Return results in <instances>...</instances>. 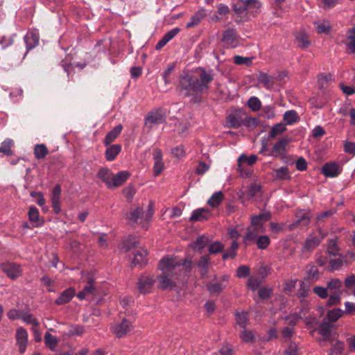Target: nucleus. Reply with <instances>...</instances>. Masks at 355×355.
I'll return each instance as SVG.
<instances>
[{"mask_svg":"<svg viewBox=\"0 0 355 355\" xmlns=\"http://www.w3.org/2000/svg\"><path fill=\"white\" fill-rule=\"evenodd\" d=\"M261 186L259 184L252 183L248 187L246 191L243 193L247 200H251L255 198L261 192Z\"/></svg>","mask_w":355,"mask_h":355,"instance_id":"nucleus-27","label":"nucleus"},{"mask_svg":"<svg viewBox=\"0 0 355 355\" xmlns=\"http://www.w3.org/2000/svg\"><path fill=\"white\" fill-rule=\"evenodd\" d=\"M283 119L286 124L293 125L300 119V117L295 110H288L284 113Z\"/></svg>","mask_w":355,"mask_h":355,"instance_id":"nucleus-40","label":"nucleus"},{"mask_svg":"<svg viewBox=\"0 0 355 355\" xmlns=\"http://www.w3.org/2000/svg\"><path fill=\"white\" fill-rule=\"evenodd\" d=\"M132 329V322L127 319H123L121 322L115 323L112 327V332L117 338L125 336Z\"/></svg>","mask_w":355,"mask_h":355,"instance_id":"nucleus-7","label":"nucleus"},{"mask_svg":"<svg viewBox=\"0 0 355 355\" xmlns=\"http://www.w3.org/2000/svg\"><path fill=\"white\" fill-rule=\"evenodd\" d=\"M14 146V141L11 139H5L0 146V153H2L4 155L10 156L13 154L12 147Z\"/></svg>","mask_w":355,"mask_h":355,"instance_id":"nucleus-34","label":"nucleus"},{"mask_svg":"<svg viewBox=\"0 0 355 355\" xmlns=\"http://www.w3.org/2000/svg\"><path fill=\"white\" fill-rule=\"evenodd\" d=\"M75 295V289L69 288L62 291L58 297L55 300V304L62 305L69 302Z\"/></svg>","mask_w":355,"mask_h":355,"instance_id":"nucleus-16","label":"nucleus"},{"mask_svg":"<svg viewBox=\"0 0 355 355\" xmlns=\"http://www.w3.org/2000/svg\"><path fill=\"white\" fill-rule=\"evenodd\" d=\"M214 76L213 70H206L202 67L197 68L193 73L181 74L177 86L180 96L189 98L193 103H201L202 95L208 92Z\"/></svg>","mask_w":355,"mask_h":355,"instance_id":"nucleus-1","label":"nucleus"},{"mask_svg":"<svg viewBox=\"0 0 355 355\" xmlns=\"http://www.w3.org/2000/svg\"><path fill=\"white\" fill-rule=\"evenodd\" d=\"M272 176L277 180H289L291 176L287 166H282L273 170Z\"/></svg>","mask_w":355,"mask_h":355,"instance_id":"nucleus-26","label":"nucleus"},{"mask_svg":"<svg viewBox=\"0 0 355 355\" xmlns=\"http://www.w3.org/2000/svg\"><path fill=\"white\" fill-rule=\"evenodd\" d=\"M223 45L226 49H234L238 46L239 40L236 30L227 29L223 32L221 39Z\"/></svg>","mask_w":355,"mask_h":355,"instance_id":"nucleus-5","label":"nucleus"},{"mask_svg":"<svg viewBox=\"0 0 355 355\" xmlns=\"http://www.w3.org/2000/svg\"><path fill=\"white\" fill-rule=\"evenodd\" d=\"M210 264V258L209 255L202 256L197 263V266L199 268L200 276L203 278L205 277L208 273V268Z\"/></svg>","mask_w":355,"mask_h":355,"instance_id":"nucleus-23","label":"nucleus"},{"mask_svg":"<svg viewBox=\"0 0 355 355\" xmlns=\"http://www.w3.org/2000/svg\"><path fill=\"white\" fill-rule=\"evenodd\" d=\"M62 192L61 186L60 184H56L52 190L51 192V203L52 208L55 214H58L61 211L60 207V195Z\"/></svg>","mask_w":355,"mask_h":355,"instance_id":"nucleus-13","label":"nucleus"},{"mask_svg":"<svg viewBox=\"0 0 355 355\" xmlns=\"http://www.w3.org/2000/svg\"><path fill=\"white\" fill-rule=\"evenodd\" d=\"M153 214V211L150 209V205H149V209L146 213H144L141 208L137 207L126 214V219L132 225L141 224L142 227H145Z\"/></svg>","mask_w":355,"mask_h":355,"instance_id":"nucleus-4","label":"nucleus"},{"mask_svg":"<svg viewBox=\"0 0 355 355\" xmlns=\"http://www.w3.org/2000/svg\"><path fill=\"white\" fill-rule=\"evenodd\" d=\"M341 295L340 294H329L326 306L330 307L340 304L341 302Z\"/></svg>","mask_w":355,"mask_h":355,"instance_id":"nucleus-53","label":"nucleus"},{"mask_svg":"<svg viewBox=\"0 0 355 355\" xmlns=\"http://www.w3.org/2000/svg\"><path fill=\"white\" fill-rule=\"evenodd\" d=\"M121 150L119 144L109 145L105 150V157L108 161H113Z\"/></svg>","mask_w":355,"mask_h":355,"instance_id":"nucleus-29","label":"nucleus"},{"mask_svg":"<svg viewBox=\"0 0 355 355\" xmlns=\"http://www.w3.org/2000/svg\"><path fill=\"white\" fill-rule=\"evenodd\" d=\"M180 31V28H174L169 31L166 32L162 37V38L168 43L173 37H175Z\"/></svg>","mask_w":355,"mask_h":355,"instance_id":"nucleus-63","label":"nucleus"},{"mask_svg":"<svg viewBox=\"0 0 355 355\" xmlns=\"http://www.w3.org/2000/svg\"><path fill=\"white\" fill-rule=\"evenodd\" d=\"M250 269L247 266H241L236 270V277L239 278H245L249 276Z\"/></svg>","mask_w":355,"mask_h":355,"instance_id":"nucleus-61","label":"nucleus"},{"mask_svg":"<svg viewBox=\"0 0 355 355\" xmlns=\"http://www.w3.org/2000/svg\"><path fill=\"white\" fill-rule=\"evenodd\" d=\"M322 237L319 235H310L305 240L302 248V252H311L315 249L321 243Z\"/></svg>","mask_w":355,"mask_h":355,"instance_id":"nucleus-12","label":"nucleus"},{"mask_svg":"<svg viewBox=\"0 0 355 355\" xmlns=\"http://www.w3.org/2000/svg\"><path fill=\"white\" fill-rule=\"evenodd\" d=\"M29 220L32 223H37L36 226H39L41 223L39 222V210L35 206H31L28 212Z\"/></svg>","mask_w":355,"mask_h":355,"instance_id":"nucleus-49","label":"nucleus"},{"mask_svg":"<svg viewBox=\"0 0 355 355\" xmlns=\"http://www.w3.org/2000/svg\"><path fill=\"white\" fill-rule=\"evenodd\" d=\"M302 318L301 315L298 313H294L286 316L285 320L288 321V324L293 328L297 322Z\"/></svg>","mask_w":355,"mask_h":355,"instance_id":"nucleus-64","label":"nucleus"},{"mask_svg":"<svg viewBox=\"0 0 355 355\" xmlns=\"http://www.w3.org/2000/svg\"><path fill=\"white\" fill-rule=\"evenodd\" d=\"M155 279L147 275H142L138 280L137 287L139 293L142 294L149 293L152 291Z\"/></svg>","mask_w":355,"mask_h":355,"instance_id":"nucleus-9","label":"nucleus"},{"mask_svg":"<svg viewBox=\"0 0 355 355\" xmlns=\"http://www.w3.org/2000/svg\"><path fill=\"white\" fill-rule=\"evenodd\" d=\"M49 151L46 145L36 144L34 148V155L37 159H42L46 157Z\"/></svg>","mask_w":355,"mask_h":355,"instance_id":"nucleus-38","label":"nucleus"},{"mask_svg":"<svg viewBox=\"0 0 355 355\" xmlns=\"http://www.w3.org/2000/svg\"><path fill=\"white\" fill-rule=\"evenodd\" d=\"M21 320H22L26 324H31L33 327L40 326V322L38 320L33 316V314H31L28 312H22Z\"/></svg>","mask_w":355,"mask_h":355,"instance_id":"nucleus-48","label":"nucleus"},{"mask_svg":"<svg viewBox=\"0 0 355 355\" xmlns=\"http://www.w3.org/2000/svg\"><path fill=\"white\" fill-rule=\"evenodd\" d=\"M259 120L257 118L246 117L242 119V125H244L248 128H254L257 126Z\"/></svg>","mask_w":355,"mask_h":355,"instance_id":"nucleus-60","label":"nucleus"},{"mask_svg":"<svg viewBox=\"0 0 355 355\" xmlns=\"http://www.w3.org/2000/svg\"><path fill=\"white\" fill-rule=\"evenodd\" d=\"M240 337L245 343H252L254 340V335L252 331H247L245 328L241 333Z\"/></svg>","mask_w":355,"mask_h":355,"instance_id":"nucleus-59","label":"nucleus"},{"mask_svg":"<svg viewBox=\"0 0 355 355\" xmlns=\"http://www.w3.org/2000/svg\"><path fill=\"white\" fill-rule=\"evenodd\" d=\"M228 282L229 276L224 275L218 282L208 283L206 287L210 294L218 295L227 287Z\"/></svg>","mask_w":355,"mask_h":355,"instance_id":"nucleus-8","label":"nucleus"},{"mask_svg":"<svg viewBox=\"0 0 355 355\" xmlns=\"http://www.w3.org/2000/svg\"><path fill=\"white\" fill-rule=\"evenodd\" d=\"M343 266V260L340 258L330 259L329 262V270L333 272L340 269Z\"/></svg>","mask_w":355,"mask_h":355,"instance_id":"nucleus-51","label":"nucleus"},{"mask_svg":"<svg viewBox=\"0 0 355 355\" xmlns=\"http://www.w3.org/2000/svg\"><path fill=\"white\" fill-rule=\"evenodd\" d=\"M147 251L144 249H141L134 252V258L132 264L134 266H139L141 268L147 263Z\"/></svg>","mask_w":355,"mask_h":355,"instance_id":"nucleus-18","label":"nucleus"},{"mask_svg":"<svg viewBox=\"0 0 355 355\" xmlns=\"http://www.w3.org/2000/svg\"><path fill=\"white\" fill-rule=\"evenodd\" d=\"M205 16L206 10L205 9L199 10L191 17V21L187 24V28H189L198 25Z\"/></svg>","mask_w":355,"mask_h":355,"instance_id":"nucleus-33","label":"nucleus"},{"mask_svg":"<svg viewBox=\"0 0 355 355\" xmlns=\"http://www.w3.org/2000/svg\"><path fill=\"white\" fill-rule=\"evenodd\" d=\"M239 248V244L236 241H233L231 246L223 253L222 259L226 260L227 259H234L236 256V250Z\"/></svg>","mask_w":355,"mask_h":355,"instance_id":"nucleus-41","label":"nucleus"},{"mask_svg":"<svg viewBox=\"0 0 355 355\" xmlns=\"http://www.w3.org/2000/svg\"><path fill=\"white\" fill-rule=\"evenodd\" d=\"M123 129L121 124H119L115 126L112 130H110L105 136L104 139V144L108 146L112 142H113L118 136L121 134Z\"/></svg>","mask_w":355,"mask_h":355,"instance_id":"nucleus-25","label":"nucleus"},{"mask_svg":"<svg viewBox=\"0 0 355 355\" xmlns=\"http://www.w3.org/2000/svg\"><path fill=\"white\" fill-rule=\"evenodd\" d=\"M175 64L171 63L168 65L166 69L163 72L162 78L164 83L166 85L170 84L171 83V80H170L171 74L172 71L175 69Z\"/></svg>","mask_w":355,"mask_h":355,"instance_id":"nucleus-56","label":"nucleus"},{"mask_svg":"<svg viewBox=\"0 0 355 355\" xmlns=\"http://www.w3.org/2000/svg\"><path fill=\"white\" fill-rule=\"evenodd\" d=\"M39 35L35 32L28 33L24 37L27 51L35 48L39 43Z\"/></svg>","mask_w":355,"mask_h":355,"instance_id":"nucleus-24","label":"nucleus"},{"mask_svg":"<svg viewBox=\"0 0 355 355\" xmlns=\"http://www.w3.org/2000/svg\"><path fill=\"white\" fill-rule=\"evenodd\" d=\"M345 345L341 341H337L331 348V354L335 355H341L344 351Z\"/></svg>","mask_w":355,"mask_h":355,"instance_id":"nucleus-62","label":"nucleus"},{"mask_svg":"<svg viewBox=\"0 0 355 355\" xmlns=\"http://www.w3.org/2000/svg\"><path fill=\"white\" fill-rule=\"evenodd\" d=\"M313 25L319 34L324 33L327 34L331 30V26L327 21H315L313 22Z\"/></svg>","mask_w":355,"mask_h":355,"instance_id":"nucleus-39","label":"nucleus"},{"mask_svg":"<svg viewBox=\"0 0 355 355\" xmlns=\"http://www.w3.org/2000/svg\"><path fill=\"white\" fill-rule=\"evenodd\" d=\"M306 276L305 279L313 282L317 281L320 277V273L316 266L309 264L306 267Z\"/></svg>","mask_w":355,"mask_h":355,"instance_id":"nucleus-28","label":"nucleus"},{"mask_svg":"<svg viewBox=\"0 0 355 355\" xmlns=\"http://www.w3.org/2000/svg\"><path fill=\"white\" fill-rule=\"evenodd\" d=\"M344 314V311L342 309L337 308L330 310L327 312L326 318L331 322H336L339 318H340Z\"/></svg>","mask_w":355,"mask_h":355,"instance_id":"nucleus-42","label":"nucleus"},{"mask_svg":"<svg viewBox=\"0 0 355 355\" xmlns=\"http://www.w3.org/2000/svg\"><path fill=\"white\" fill-rule=\"evenodd\" d=\"M313 291L316 295H318L321 299L327 298L329 296V294L327 286L323 287V286H316L313 287Z\"/></svg>","mask_w":355,"mask_h":355,"instance_id":"nucleus-55","label":"nucleus"},{"mask_svg":"<svg viewBox=\"0 0 355 355\" xmlns=\"http://www.w3.org/2000/svg\"><path fill=\"white\" fill-rule=\"evenodd\" d=\"M288 143L289 139L288 138L283 137L280 139L275 144L268 155L275 157H279L283 158L285 154L286 147L288 144Z\"/></svg>","mask_w":355,"mask_h":355,"instance_id":"nucleus-10","label":"nucleus"},{"mask_svg":"<svg viewBox=\"0 0 355 355\" xmlns=\"http://www.w3.org/2000/svg\"><path fill=\"white\" fill-rule=\"evenodd\" d=\"M209 211L206 209H198L193 211L190 217L191 221H203L207 219Z\"/></svg>","mask_w":355,"mask_h":355,"instance_id":"nucleus-32","label":"nucleus"},{"mask_svg":"<svg viewBox=\"0 0 355 355\" xmlns=\"http://www.w3.org/2000/svg\"><path fill=\"white\" fill-rule=\"evenodd\" d=\"M248 105L252 111L256 112L261 108V101L257 97L252 96L249 98L248 101Z\"/></svg>","mask_w":355,"mask_h":355,"instance_id":"nucleus-57","label":"nucleus"},{"mask_svg":"<svg viewBox=\"0 0 355 355\" xmlns=\"http://www.w3.org/2000/svg\"><path fill=\"white\" fill-rule=\"evenodd\" d=\"M253 58L250 57H243L241 55H235L234 57V62L238 65L245 64L250 66L252 64Z\"/></svg>","mask_w":355,"mask_h":355,"instance_id":"nucleus-58","label":"nucleus"},{"mask_svg":"<svg viewBox=\"0 0 355 355\" xmlns=\"http://www.w3.org/2000/svg\"><path fill=\"white\" fill-rule=\"evenodd\" d=\"M225 246L220 241H214L211 243L209 246V254H217L218 252H223L224 250Z\"/></svg>","mask_w":355,"mask_h":355,"instance_id":"nucleus-54","label":"nucleus"},{"mask_svg":"<svg viewBox=\"0 0 355 355\" xmlns=\"http://www.w3.org/2000/svg\"><path fill=\"white\" fill-rule=\"evenodd\" d=\"M130 176V173L127 171H121L113 175L112 182V189L121 186Z\"/></svg>","mask_w":355,"mask_h":355,"instance_id":"nucleus-22","label":"nucleus"},{"mask_svg":"<svg viewBox=\"0 0 355 355\" xmlns=\"http://www.w3.org/2000/svg\"><path fill=\"white\" fill-rule=\"evenodd\" d=\"M165 116L162 110L157 109L151 111L146 118V124H161L165 123Z\"/></svg>","mask_w":355,"mask_h":355,"instance_id":"nucleus-14","label":"nucleus"},{"mask_svg":"<svg viewBox=\"0 0 355 355\" xmlns=\"http://www.w3.org/2000/svg\"><path fill=\"white\" fill-rule=\"evenodd\" d=\"M332 326L329 322L324 321L318 327V333L324 337V340H328L331 335Z\"/></svg>","mask_w":355,"mask_h":355,"instance_id":"nucleus-36","label":"nucleus"},{"mask_svg":"<svg viewBox=\"0 0 355 355\" xmlns=\"http://www.w3.org/2000/svg\"><path fill=\"white\" fill-rule=\"evenodd\" d=\"M223 193L221 191L215 192L208 200L207 204L212 207H217L223 199Z\"/></svg>","mask_w":355,"mask_h":355,"instance_id":"nucleus-45","label":"nucleus"},{"mask_svg":"<svg viewBox=\"0 0 355 355\" xmlns=\"http://www.w3.org/2000/svg\"><path fill=\"white\" fill-rule=\"evenodd\" d=\"M286 128L285 126V124L282 123H279L275 124L274 126L272 127L269 132V137L270 138H275L277 135H281L284 131H286Z\"/></svg>","mask_w":355,"mask_h":355,"instance_id":"nucleus-47","label":"nucleus"},{"mask_svg":"<svg viewBox=\"0 0 355 355\" xmlns=\"http://www.w3.org/2000/svg\"><path fill=\"white\" fill-rule=\"evenodd\" d=\"M256 243L259 249L264 250L270 245V240L266 235L259 236L256 240Z\"/></svg>","mask_w":355,"mask_h":355,"instance_id":"nucleus-52","label":"nucleus"},{"mask_svg":"<svg viewBox=\"0 0 355 355\" xmlns=\"http://www.w3.org/2000/svg\"><path fill=\"white\" fill-rule=\"evenodd\" d=\"M295 38L298 46L301 49H306L310 45L309 35L304 32L300 31L297 33Z\"/></svg>","mask_w":355,"mask_h":355,"instance_id":"nucleus-35","label":"nucleus"},{"mask_svg":"<svg viewBox=\"0 0 355 355\" xmlns=\"http://www.w3.org/2000/svg\"><path fill=\"white\" fill-rule=\"evenodd\" d=\"M257 157L255 155H251L250 157H247L245 155H241L237 159V171L243 173L244 167L243 164L246 163L249 166H252L256 163Z\"/></svg>","mask_w":355,"mask_h":355,"instance_id":"nucleus-21","label":"nucleus"},{"mask_svg":"<svg viewBox=\"0 0 355 355\" xmlns=\"http://www.w3.org/2000/svg\"><path fill=\"white\" fill-rule=\"evenodd\" d=\"M258 80L260 83L263 84L264 87L266 88L271 87L274 82L272 80V78L265 73H261L258 76Z\"/></svg>","mask_w":355,"mask_h":355,"instance_id":"nucleus-50","label":"nucleus"},{"mask_svg":"<svg viewBox=\"0 0 355 355\" xmlns=\"http://www.w3.org/2000/svg\"><path fill=\"white\" fill-rule=\"evenodd\" d=\"M341 172L339 165L336 162L326 163L322 169V174L329 178L337 177Z\"/></svg>","mask_w":355,"mask_h":355,"instance_id":"nucleus-15","label":"nucleus"},{"mask_svg":"<svg viewBox=\"0 0 355 355\" xmlns=\"http://www.w3.org/2000/svg\"><path fill=\"white\" fill-rule=\"evenodd\" d=\"M191 263V261H188L183 263L178 262L168 257L162 259L158 267L161 273L157 276L158 288L162 290H172L176 286L175 279L178 277V269L181 266L189 268Z\"/></svg>","mask_w":355,"mask_h":355,"instance_id":"nucleus-2","label":"nucleus"},{"mask_svg":"<svg viewBox=\"0 0 355 355\" xmlns=\"http://www.w3.org/2000/svg\"><path fill=\"white\" fill-rule=\"evenodd\" d=\"M137 239L135 236L130 235L121 243V248L125 252L130 251L132 248L135 247L137 244Z\"/></svg>","mask_w":355,"mask_h":355,"instance_id":"nucleus-43","label":"nucleus"},{"mask_svg":"<svg viewBox=\"0 0 355 355\" xmlns=\"http://www.w3.org/2000/svg\"><path fill=\"white\" fill-rule=\"evenodd\" d=\"M248 312H236V319L237 324L243 329H245L248 324Z\"/></svg>","mask_w":355,"mask_h":355,"instance_id":"nucleus-46","label":"nucleus"},{"mask_svg":"<svg viewBox=\"0 0 355 355\" xmlns=\"http://www.w3.org/2000/svg\"><path fill=\"white\" fill-rule=\"evenodd\" d=\"M226 123L228 128H238L242 125V119L241 116L231 114L227 116Z\"/></svg>","mask_w":355,"mask_h":355,"instance_id":"nucleus-37","label":"nucleus"},{"mask_svg":"<svg viewBox=\"0 0 355 355\" xmlns=\"http://www.w3.org/2000/svg\"><path fill=\"white\" fill-rule=\"evenodd\" d=\"M44 343L51 351H54L58 345V339L49 332H46L44 335Z\"/></svg>","mask_w":355,"mask_h":355,"instance_id":"nucleus-44","label":"nucleus"},{"mask_svg":"<svg viewBox=\"0 0 355 355\" xmlns=\"http://www.w3.org/2000/svg\"><path fill=\"white\" fill-rule=\"evenodd\" d=\"M260 8V3L258 0H237L233 3L232 9L236 16L234 21L240 24L248 20L249 15L254 16Z\"/></svg>","mask_w":355,"mask_h":355,"instance_id":"nucleus-3","label":"nucleus"},{"mask_svg":"<svg viewBox=\"0 0 355 355\" xmlns=\"http://www.w3.org/2000/svg\"><path fill=\"white\" fill-rule=\"evenodd\" d=\"M15 337L17 344L19 346V352L20 354H24L26 351L28 343L27 331L23 327L18 328L16 331Z\"/></svg>","mask_w":355,"mask_h":355,"instance_id":"nucleus-11","label":"nucleus"},{"mask_svg":"<svg viewBox=\"0 0 355 355\" xmlns=\"http://www.w3.org/2000/svg\"><path fill=\"white\" fill-rule=\"evenodd\" d=\"M257 227H250L246 232L245 236L243 239V241L245 245H250L252 243L255 242L259 237V234L261 232Z\"/></svg>","mask_w":355,"mask_h":355,"instance_id":"nucleus-19","label":"nucleus"},{"mask_svg":"<svg viewBox=\"0 0 355 355\" xmlns=\"http://www.w3.org/2000/svg\"><path fill=\"white\" fill-rule=\"evenodd\" d=\"M114 173L107 168H101L97 176L106 184L108 189H112Z\"/></svg>","mask_w":355,"mask_h":355,"instance_id":"nucleus-20","label":"nucleus"},{"mask_svg":"<svg viewBox=\"0 0 355 355\" xmlns=\"http://www.w3.org/2000/svg\"><path fill=\"white\" fill-rule=\"evenodd\" d=\"M327 288L329 294L342 295L343 282L338 279H331L327 282Z\"/></svg>","mask_w":355,"mask_h":355,"instance_id":"nucleus-17","label":"nucleus"},{"mask_svg":"<svg viewBox=\"0 0 355 355\" xmlns=\"http://www.w3.org/2000/svg\"><path fill=\"white\" fill-rule=\"evenodd\" d=\"M210 239L205 235L200 236L194 242V250L200 254L202 253L204 248L209 244Z\"/></svg>","mask_w":355,"mask_h":355,"instance_id":"nucleus-30","label":"nucleus"},{"mask_svg":"<svg viewBox=\"0 0 355 355\" xmlns=\"http://www.w3.org/2000/svg\"><path fill=\"white\" fill-rule=\"evenodd\" d=\"M1 268L6 274L7 277L12 280L16 279L22 275L21 266L15 263H3L1 264Z\"/></svg>","mask_w":355,"mask_h":355,"instance_id":"nucleus-6","label":"nucleus"},{"mask_svg":"<svg viewBox=\"0 0 355 355\" xmlns=\"http://www.w3.org/2000/svg\"><path fill=\"white\" fill-rule=\"evenodd\" d=\"M346 47L351 53H355V26L347 31Z\"/></svg>","mask_w":355,"mask_h":355,"instance_id":"nucleus-31","label":"nucleus"}]
</instances>
